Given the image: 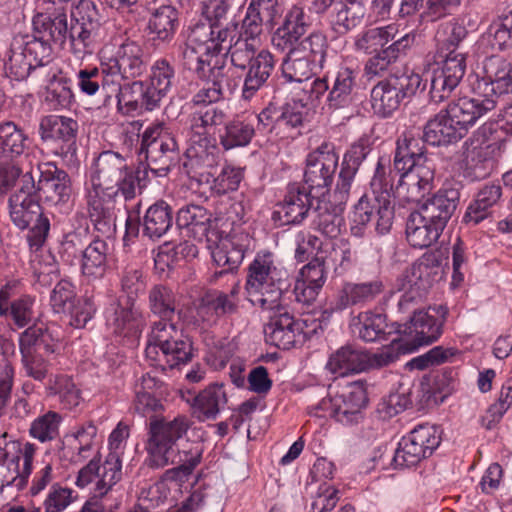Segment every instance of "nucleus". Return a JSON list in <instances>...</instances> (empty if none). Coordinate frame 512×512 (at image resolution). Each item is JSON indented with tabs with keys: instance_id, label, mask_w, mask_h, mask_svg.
Segmentation results:
<instances>
[{
	"instance_id": "nucleus-37",
	"label": "nucleus",
	"mask_w": 512,
	"mask_h": 512,
	"mask_svg": "<svg viewBox=\"0 0 512 512\" xmlns=\"http://www.w3.org/2000/svg\"><path fill=\"white\" fill-rule=\"evenodd\" d=\"M33 27L36 34L46 41L62 45L68 35L67 15L59 11L54 15L37 14L33 18Z\"/></svg>"
},
{
	"instance_id": "nucleus-57",
	"label": "nucleus",
	"mask_w": 512,
	"mask_h": 512,
	"mask_svg": "<svg viewBox=\"0 0 512 512\" xmlns=\"http://www.w3.org/2000/svg\"><path fill=\"white\" fill-rule=\"evenodd\" d=\"M71 52L77 58H84L91 55L97 44L98 31L93 27L72 23L68 31Z\"/></svg>"
},
{
	"instance_id": "nucleus-14",
	"label": "nucleus",
	"mask_w": 512,
	"mask_h": 512,
	"mask_svg": "<svg viewBox=\"0 0 512 512\" xmlns=\"http://www.w3.org/2000/svg\"><path fill=\"white\" fill-rule=\"evenodd\" d=\"M479 96L494 101L512 93V65L501 56L493 55L483 61L482 72L473 87Z\"/></svg>"
},
{
	"instance_id": "nucleus-36",
	"label": "nucleus",
	"mask_w": 512,
	"mask_h": 512,
	"mask_svg": "<svg viewBox=\"0 0 512 512\" xmlns=\"http://www.w3.org/2000/svg\"><path fill=\"white\" fill-rule=\"evenodd\" d=\"M366 352L352 346H343L331 354L326 368L338 376H346L365 370Z\"/></svg>"
},
{
	"instance_id": "nucleus-54",
	"label": "nucleus",
	"mask_w": 512,
	"mask_h": 512,
	"mask_svg": "<svg viewBox=\"0 0 512 512\" xmlns=\"http://www.w3.org/2000/svg\"><path fill=\"white\" fill-rule=\"evenodd\" d=\"M397 34L398 27L396 24L367 29L356 38V50L366 54L375 52L384 47L390 40H393Z\"/></svg>"
},
{
	"instance_id": "nucleus-30",
	"label": "nucleus",
	"mask_w": 512,
	"mask_h": 512,
	"mask_svg": "<svg viewBox=\"0 0 512 512\" xmlns=\"http://www.w3.org/2000/svg\"><path fill=\"white\" fill-rule=\"evenodd\" d=\"M424 139L413 131H405L397 140L394 155V168L397 171L405 170L410 164L433 165L425 155Z\"/></svg>"
},
{
	"instance_id": "nucleus-10",
	"label": "nucleus",
	"mask_w": 512,
	"mask_h": 512,
	"mask_svg": "<svg viewBox=\"0 0 512 512\" xmlns=\"http://www.w3.org/2000/svg\"><path fill=\"white\" fill-rule=\"evenodd\" d=\"M101 67L111 75V83L119 85L123 79L135 78L146 68L144 51L135 41L126 40L115 50L106 45L99 52Z\"/></svg>"
},
{
	"instance_id": "nucleus-47",
	"label": "nucleus",
	"mask_w": 512,
	"mask_h": 512,
	"mask_svg": "<svg viewBox=\"0 0 512 512\" xmlns=\"http://www.w3.org/2000/svg\"><path fill=\"white\" fill-rule=\"evenodd\" d=\"M118 89L117 93V110L122 115H132L139 111L142 107L147 110L146 90L144 83L135 81L123 86L112 85Z\"/></svg>"
},
{
	"instance_id": "nucleus-32",
	"label": "nucleus",
	"mask_w": 512,
	"mask_h": 512,
	"mask_svg": "<svg viewBox=\"0 0 512 512\" xmlns=\"http://www.w3.org/2000/svg\"><path fill=\"white\" fill-rule=\"evenodd\" d=\"M447 110H441L430 119L423 130V139L433 146L448 145L462 139L466 134L454 121Z\"/></svg>"
},
{
	"instance_id": "nucleus-50",
	"label": "nucleus",
	"mask_w": 512,
	"mask_h": 512,
	"mask_svg": "<svg viewBox=\"0 0 512 512\" xmlns=\"http://www.w3.org/2000/svg\"><path fill=\"white\" fill-rule=\"evenodd\" d=\"M255 131L253 119L248 116L244 119L237 117L227 123L225 132L220 136V143L226 150L246 146L251 142Z\"/></svg>"
},
{
	"instance_id": "nucleus-23",
	"label": "nucleus",
	"mask_w": 512,
	"mask_h": 512,
	"mask_svg": "<svg viewBox=\"0 0 512 512\" xmlns=\"http://www.w3.org/2000/svg\"><path fill=\"white\" fill-rule=\"evenodd\" d=\"M120 192L89 186L86 193L87 211L94 227L103 235L115 230V199Z\"/></svg>"
},
{
	"instance_id": "nucleus-35",
	"label": "nucleus",
	"mask_w": 512,
	"mask_h": 512,
	"mask_svg": "<svg viewBox=\"0 0 512 512\" xmlns=\"http://www.w3.org/2000/svg\"><path fill=\"white\" fill-rule=\"evenodd\" d=\"M443 229L418 212H412L406 223V238L414 248H427L436 242Z\"/></svg>"
},
{
	"instance_id": "nucleus-29",
	"label": "nucleus",
	"mask_w": 512,
	"mask_h": 512,
	"mask_svg": "<svg viewBox=\"0 0 512 512\" xmlns=\"http://www.w3.org/2000/svg\"><path fill=\"white\" fill-rule=\"evenodd\" d=\"M175 80V71L165 59L157 60L151 67L149 82L145 86L147 110L159 106L161 100L169 93Z\"/></svg>"
},
{
	"instance_id": "nucleus-63",
	"label": "nucleus",
	"mask_w": 512,
	"mask_h": 512,
	"mask_svg": "<svg viewBox=\"0 0 512 512\" xmlns=\"http://www.w3.org/2000/svg\"><path fill=\"white\" fill-rule=\"evenodd\" d=\"M61 421L62 417L57 412L48 411L32 421L29 434L42 443L52 441L59 435Z\"/></svg>"
},
{
	"instance_id": "nucleus-7",
	"label": "nucleus",
	"mask_w": 512,
	"mask_h": 512,
	"mask_svg": "<svg viewBox=\"0 0 512 512\" xmlns=\"http://www.w3.org/2000/svg\"><path fill=\"white\" fill-rule=\"evenodd\" d=\"M90 186L120 192L124 200H132L139 186L138 172L118 152L104 151L95 159Z\"/></svg>"
},
{
	"instance_id": "nucleus-15",
	"label": "nucleus",
	"mask_w": 512,
	"mask_h": 512,
	"mask_svg": "<svg viewBox=\"0 0 512 512\" xmlns=\"http://www.w3.org/2000/svg\"><path fill=\"white\" fill-rule=\"evenodd\" d=\"M339 157L330 143H323L317 149L308 154L304 173L307 190L322 197L332 184Z\"/></svg>"
},
{
	"instance_id": "nucleus-61",
	"label": "nucleus",
	"mask_w": 512,
	"mask_h": 512,
	"mask_svg": "<svg viewBox=\"0 0 512 512\" xmlns=\"http://www.w3.org/2000/svg\"><path fill=\"white\" fill-rule=\"evenodd\" d=\"M77 85L80 91L88 96L95 95L100 85L103 89L111 87V75L104 71L103 67L87 66L80 69L76 75Z\"/></svg>"
},
{
	"instance_id": "nucleus-28",
	"label": "nucleus",
	"mask_w": 512,
	"mask_h": 512,
	"mask_svg": "<svg viewBox=\"0 0 512 512\" xmlns=\"http://www.w3.org/2000/svg\"><path fill=\"white\" fill-rule=\"evenodd\" d=\"M397 291L403 292L398 307L400 311H417L416 306L423 300L428 289V281L422 279V266L406 270L396 281Z\"/></svg>"
},
{
	"instance_id": "nucleus-27",
	"label": "nucleus",
	"mask_w": 512,
	"mask_h": 512,
	"mask_svg": "<svg viewBox=\"0 0 512 512\" xmlns=\"http://www.w3.org/2000/svg\"><path fill=\"white\" fill-rule=\"evenodd\" d=\"M129 435L130 427L123 421H120L110 433L108 438L109 454L104 461V480H102L104 485L109 486L120 481L122 477V455Z\"/></svg>"
},
{
	"instance_id": "nucleus-12",
	"label": "nucleus",
	"mask_w": 512,
	"mask_h": 512,
	"mask_svg": "<svg viewBox=\"0 0 512 512\" xmlns=\"http://www.w3.org/2000/svg\"><path fill=\"white\" fill-rule=\"evenodd\" d=\"M447 314L448 308L443 305L430 307L427 311H414L408 323L397 325L396 332L410 338V341L405 343L413 351L419 346L429 345L439 339Z\"/></svg>"
},
{
	"instance_id": "nucleus-21",
	"label": "nucleus",
	"mask_w": 512,
	"mask_h": 512,
	"mask_svg": "<svg viewBox=\"0 0 512 512\" xmlns=\"http://www.w3.org/2000/svg\"><path fill=\"white\" fill-rule=\"evenodd\" d=\"M39 133L43 141H52L57 144L53 150L55 155L68 157L76 153L78 123L73 118L48 115L42 118Z\"/></svg>"
},
{
	"instance_id": "nucleus-26",
	"label": "nucleus",
	"mask_w": 512,
	"mask_h": 512,
	"mask_svg": "<svg viewBox=\"0 0 512 512\" xmlns=\"http://www.w3.org/2000/svg\"><path fill=\"white\" fill-rule=\"evenodd\" d=\"M313 198H316L315 194L308 191L306 187L298 184L290 185L283 202L274 214L282 225L300 223L307 216Z\"/></svg>"
},
{
	"instance_id": "nucleus-4",
	"label": "nucleus",
	"mask_w": 512,
	"mask_h": 512,
	"mask_svg": "<svg viewBox=\"0 0 512 512\" xmlns=\"http://www.w3.org/2000/svg\"><path fill=\"white\" fill-rule=\"evenodd\" d=\"M466 28L456 22L444 24L436 34V38L448 51L441 65L433 68L429 75L430 97L436 102L447 99L459 85L465 75L466 58L456 47L466 37Z\"/></svg>"
},
{
	"instance_id": "nucleus-6",
	"label": "nucleus",
	"mask_w": 512,
	"mask_h": 512,
	"mask_svg": "<svg viewBox=\"0 0 512 512\" xmlns=\"http://www.w3.org/2000/svg\"><path fill=\"white\" fill-rule=\"evenodd\" d=\"M373 197L363 195L354 206L352 221L359 226H365L375 220V228L381 233H387L394 219V204L392 201L393 187L388 178L385 159L377 162L374 176L371 180Z\"/></svg>"
},
{
	"instance_id": "nucleus-60",
	"label": "nucleus",
	"mask_w": 512,
	"mask_h": 512,
	"mask_svg": "<svg viewBox=\"0 0 512 512\" xmlns=\"http://www.w3.org/2000/svg\"><path fill=\"white\" fill-rule=\"evenodd\" d=\"M412 352L403 338H394L389 345L383 346L374 353H367L365 370L382 368L395 362L401 354Z\"/></svg>"
},
{
	"instance_id": "nucleus-17",
	"label": "nucleus",
	"mask_w": 512,
	"mask_h": 512,
	"mask_svg": "<svg viewBox=\"0 0 512 512\" xmlns=\"http://www.w3.org/2000/svg\"><path fill=\"white\" fill-rule=\"evenodd\" d=\"M225 120L223 110L214 106H205L196 109L189 117V157H208L214 150L212 139L209 135V128L221 125Z\"/></svg>"
},
{
	"instance_id": "nucleus-55",
	"label": "nucleus",
	"mask_w": 512,
	"mask_h": 512,
	"mask_svg": "<svg viewBox=\"0 0 512 512\" xmlns=\"http://www.w3.org/2000/svg\"><path fill=\"white\" fill-rule=\"evenodd\" d=\"M148 308L159 319L173 318L176 310L175 293L165 285H154L148 292Z\"/></svg>"
},
{
	"instance_id": "nucleus-13",
	"label": "nucleus",
	"mask_w": 512,
	"mask_h": 512,
	"mask_svg": "<svg viewBox=\"0 0 512 512\" xmlns=\"http://www.w3.org/2000/svg\"><path fill=\"white\" fill-rule=\"evenodd\" d=\"M441 441L437 428L430 424L415 427L400 441L393 462L396 467L406 468L418 464L430 456Z\"/></svg>"
},
{
	"instance_id": "nucleus-64",
	"label": "nucleus",
	"mask_w": 512,
	"mask_h": 512,
	"mask_svg": "<svg viewBox=\"0 0 512 512\" xmlns=\"http://www.w3.org/2000/svg\"><path fill=\"white\" fill-rule=\"evenodd\" d=\"M327 46L326 37L320 32H313L309 36L301 39L294 51L310 58L312 62L317 63L323 68Z\"/></svg>"
},
{
	"instance_id": "nucleus-19",
	"label": "nucleus",
	"mask_w": 512,
	"mask_h": 512,
	"mask_svg": "<svg viewBox=\"0 0 512 512\" xmlns=\"http://www.w3.org/2000/svg\"><path fill=\"white\" fill-rule=\"evenodd\" d=\"M36 173L38 181L35 182V196L47 205L56 206L66 203L71 195V181L69 175L59 169L52 162L40 163Z\"/></svg>"
},
{
	"instance_id": "nucleus-9",
	"label": "nucleus",
	"mask_w": 512,
	"mask_h": 512,
	"mask_svg": "<svg viewBox=\"0 0 512 512\" xmlns=\"http://www.w3.org/2000/svg\"><path fill=\"white\" fill-rule=\"evenodd\" d=\"M139 155H144L148 168L157 175L166 173L178 155V143L163 121L151 123L142 134Z\"/></svg>"
},
{
	"instance_id": "nucleus-45",
	"label": "nucleus",
	"mask_w": 512,
	"mask_h": 512,
	"mask_svg": "<svg viewBox=\"0 0 512 512\" xmlns=\"http://www.w3.org/2000/svg\"><path fill=\"white\" fill-rule=\"evenodd\" d=\"M46 390L49 395L57 396L60 405L67 410L76 408L82 401L80 390L72 378L64 374L50 376Z\"/></svg>"
},
{
	"instance_id": "nucleus-33",
	"label": "nucleus",
	"mask_w": 512,
	"mask_h": 512,
	"mask_svg": "<svg viewBox=\"0 0 512 512\" xmlns=\"http://www.w3.org/2000/svg\"><path fill=\"white\" fill-rule=\"evenodd\" d=\"M227 404V393L222 383H213L200 391L193 399V414L199 421L215 420Z\"/></svg>"
},
{
	"instance_id": "nucleus-16",
	"label": "nucleus",
	"mask_w": 512,
	"mask_h": 512,
	"mask_svg": "<svg viewBox=\"0 0 512 512\" xmlns=\"http://www.w3.org/2000/svg\"><path fill=\"white\" fill-rule=\"evenodd\" d=\"M105 323L112 334L135 343L146 326V319L134 300L118 299L106 309Z\"/></svg>"
},
{
	"instance_id": "nucleus-39",
	"label": "nucleus",
	"mask_w": 512,
	"mask_h": 512,
	"mask_svg": "<svg viewBox=\"0 0 512 512\" xmlns=\"http://www.w3.org/2000/svg\"><path fill=\"white\" fill-rule=\"evenodd\" d=\"M171 207L165 201L152 204L143 217V234L152 240L164 236L172 227Z\"/></svg>"
},
{
	"instance_id": "nucleus-38",
	"label": "nucleus",
	"mask_w": 512,
	"mask_h": 512,
	"mask_svg": "<svg viewBox=\"0 0 512 512\" xmlns=\"http://www.w3.org/2000/svg\"><path fill=\"white\" fill-rule=\"evenodd\" d=\"M8 434L4 432L0 435V448L2 446L5 449H12L15 456L11 458V461L18 467V476L21 478H28L33 470V461L38 450V447L29 441H10L7 442ZM3 460H9V451L5 450L2 454Z\"/></svg>"
},
{
	"instance_id": "nucleus-59",
	"label": "nucleus",
	"mask_w": 512,
	"mask_h": 512,
	"mask_svg": "<svg viewBox=\"0 0 512 512\" xmlns=\"http://www.w3.org/2000/svg\"><path fill=\"white\" fill-rule=\"evenodd\" d=\"M156 386V379L149 374L143 375L140 382L136 384L134 405L137 412L143 416L156 412L162 407L160 401L153 394Z\"/></svg>"
},
{
	"instance_id": "nucleus-8",
	"label": "nucleus",
	"mask_w": 512,
	"mask_h": 512,
	"mask_svg": "<svg viewBox=\"0 0 512 512\" xmlns=\"http://www.w3.org/2000/svg\"><path fill=\"white\" fill-rule=\"evenodd\" d=\"M228 35V30H221L217 26L196 24L191 29L182 51L184 66L200 77L222 53Z\"/></svg>"
},
{
	"instance_id": "nucleus-31",
	"label": "nucleus",
	"mask_w": 512,
	"mask_h": 512,
	"mask_svg": "<svg viewBox=\"0 0 512 512\" xmlns=\"http://www.w3.org/2000/svg\"><path fill=\"white\" fill-rule=\"evenodd\" d=\"M275 60L268 50H260L247 67L242 87V98L250 101L266 83L274 70Z\"/></svg>"
},
{
	"instance_id": "nucleus-22",
	"label": "nucleus",
	"mask_w": 512,
	"mask_h": 512,
	"mask_svg": "<svg viewBox=\"0 0 512 512\" xmlns=\"http://www.w3.org/2000/svg\"><path fill=\"white\" fill-rule=\"evenodd\" d=\"M400 172V179L393 190L392 199L397 197L407 203L419 202L433 189L434 165L410 164Z\"/></svg>"
},
{
	"instance_id": "nucleus-25",
	"label": "nucleus",
	"mask_w": 512,
	"mask_h": 512,
	"mask_svg": "<svg viewBox=\"0 0 512 512\" xmlns=\"http://www.w3.org/2000/svg\"><path fill=\"white\" fill-rule=\"evenodd\" d=\"M459 197L458 189L443 187L423 203L416 212L444 230L457 208Z\"/></svg>"
},
{
	"instance_id": "nucleus-42",
	"label": "nucleus",
	"mask_w": 512,
	"mask_h": 512,
	"mask_svg": "<svg viewBox=\"0 0 512 512\" xmlns=\"http://www.w3.org/2000/svg\"><path fill=\"white\" fill-rule=\"evenodd\" d=\"M178 27V12L171 5L156 8L149 18L148 29L154 35L153 40L169 42Z\"/></svg>"
},
{
	"instance_id": "nucleus-18",
	"label": "nucleus",
	"mask_w": 512,
	"mask_h": 512,
	"mask_svg": "<svg viewBox=\"0 0 512 512\" xmlns=\"http://www.w3.org/2000/svg\"><path fill=\"white\" fill-rule=\"evenodd\" d=\"M275 314L265 327L266 342L283 350L292 348L297 343L304 342L316 330H305L307 320H296L290 315L284 305L280 310H269Z\"/></svg>"
},
{
	"instance_id": "nucleus-40",
	"label": "nucleus",
	"mask_w": 512,
	"mask_h": 512,
	"mask_svg": "<svg viewBox=\"0 0 512 512\" xmlns=\"http://www.w3.org/2000/svg\"><path fill=\"white\" fill-rule=\"evenodd\" d=\"M173 318L159 319L153 322L148 334V344L145 350L146 356L156 358L158 352L169 346L175 340L184 337L183 332L173 323Z\"/></svg>"
},
{
	"instance_id": "nucleus-56",
	"label": "nucleus",
	"mask_w": 512,
	"mask_h": 512,
	"mask_svg": "<svg viewBox=\"0 0 512 512\" xmlns=\"http://www.w3.org/2000/svg\"><path fill=\"white\" fill-rule=\"evenodd\" d=\"M211 178L209 173H201L199 182L209 184L213 193L223 195L238 189L243 179V171L240 168L225 165L217 177Z\"/></svg>"
},
{
	"instance_id": "nucleus-49",
	"label": "nucleus",
	"mask_w": 512,
	"mask_h": 512,
	"mask_svg": "<svg viewBox=\"0 0 512 512\" xmlns=\"http://www.w3.org/2000/svg\"><path fill=\"white\" fill-rule=\"evenodd\" d=\"M55 346L56 343L51 333L41 326H31L19 337L21 354L54 353Z\"/></svg>"
},
{
	"instance_id": "nucleus-58",
	"label": "nucleus",
	"mask_w": 512,
	"mask_h": 512,
	"mask_svg": "<svg viewBox=\"0 0 512 512\" xmlns=\"http://www.w3.org/2000/svg\"><path fill=\"white\" fill-rule=\"evenodd\" d=\"M356 72L349 67H341L328 94L330 107L339 108L346 105L355 86Z\"/></svg>"
},
{
	"instance_id": "nucleus-43",
	"label": "nucleus",
	"mask_w": 512,
	"mask_h": 512,
	"mask_svg": "<svg viewBox=\"0 0 512 512\" xmlns=\"http://www.w3.org/2000/svg\"><path fill=\"white\" fill-rule=\"evenodd\" d=\"M224 30H228L229 35L222 52L227 51L230 54L231 63L235 68L241 70L247 69L249 63L257 55L256 51L259 48V39H246L240 36L232 43L236 37V29L225 27Z\"/></svg>"
},
{
	"instance_id": "nucleus-44",
	"label": "nucleus",
	"mask_w": 512,
	"mask_h": 512,
	"mask_svg": "<svg viewBox=\"0 0 512 512\" xmlns=\"http://www.w3.org/2000/svg\"><path fill=\"white\" fill-rule=\"evenodd\" d=\"M28 136L24 130L12 121L0 123V155L14 159L24 153Z\"/></svg>"
},
{
	"instance_id": "nucleus-24",
	"label": "nucleus",
	"mask_w": 512,
	"mask_h": 512,
	"mask_svg": "<svg viewBox=\"0 0 512 512\" xmlns=\"http://www.w3.org/2000/svg\"><path fill=\"white\" fill-rule=\"evenodd\" d=\"M494 109V101L479 96L477 92H474V97L459 98L446 108L451 116L450 121L456 122L465 134L479 118Z\"/></svg>"
},
{
	"instance_id": "nucleus-48",
	"label": "nucleus",
	"mask_w": 512,
	"mask_h": 512,
	"mask_svg": "<svg viewBox=\"0 0 512 512\" xmlns=\"http://www.w3.org/2000/svg\"><path fill=\"white\" fill-rule=\"evenodd\" d=\"M411 39L408 34L398 38L388 48L371 57L365 65V73L369 77L382 76L390 70L398 53L410 45Z\"/></svg>"
},
{
	"instance_id": "nucleus-20",
	"label": "nucleus",
	"mask_w": 512,
	"mask_h": 512,
	"mask_svg": "<svg viewBox=\"0 0 512 512\" xmlns=\"http://www.w3.org/2000/svg\"><path fill=\"white\" fill-rule=\"evenodd\" d=\"M383 291L384 284L379 279L361 283L344 282L326 303L323 317L329 318L333 313L341 312L348 307L372 302Z\"/></svg>"
},
{
	"instance_id": "nucleus-2",
	"label": "nucleus",
	"mask_w": 512,
	"mask_h": 512,
	"mask_svg": "<svg viewBox=\"0 0 512 512\" xmlns=\"http://www.w3.org/2000/svg\"><path fill=\"white\" fill-rule=\"evenodd\" d=\"M190 426L191 421L185 415H178L172 420L162 418L151 421L146 446L148 466L159 469L179 464L194 471L201 463L203 444L186 442L177 446V441L187 433Z\"/></svg>"
},
{
	"instance_id": "nucleus-51",
	"label": "nucleus",
	"mask_w": 512,
	"mask_h": 512,
	"mask_svg": "<svg viewBox=\"0 0 512 512\" xmlns=\"http://www.w3.org/2000/svg\"><path fill=\"white\" fill-rule=\"evenodd\" d=\"M354 331L358 333L359 338L365 342H374L391 334L387 331L386 316L380 313L364 311L357 316V322L353 324Z\"/></svg>"
},
{
	"instance_id": "nucleus-41",
	"label": "nucleus",
	"mask_w": 512,
	"mask_h": 512,
	"mask_svg": "<svg viewBox=\"0 0 512 512\" xmlns=\"http://www.w3.org/2000/svg\"><path fill=\"white\" fill-rule=\"evenodd\" d=\"M108 255V243L100 238L94 239L82 252V273L92 278L102 277L107 269Z\"/></svg>"
},
{
	"instance_id": "nucleus-52",
	"label": "nucleus",
	"mask_w": 512,
	"mask_h": 512,
	"mask_svg": "<svg viewBox=\"0 0 512 512\" xmlns=\"http://www.w3.org/2000/svg\"><path fill=\"white\" fill-rule=\"evenodd\" d=\"M156 358H150L154 365L161 367L163 370L173 369L184 365L191 360L192 344L185 336L179 340H175L169 346L158 352Z\"/></svg>"
},
{
	"instance_id": "nucleus-3",
	"label": "nucleus",
	"mask_w": 512,
	"mask_h": 512,
	"mask_svg": "<svg viewBox=\"0 0 512 512\" xmlns=\"http://www.w3.org/2000/svg\"><path fill=\"white\" fill-rule=\"evenodd\" d=\"M287 271L270 251L258 252L247 269L245 291L252 305L280 310Z\"/></svg>"
},
{
	"instance_id": "nucleus-46",
	"label": "nucleus",
	"mask_w": 512,
	"mask_h": 512,
	"mask_svg": "<svg viewBox=\"0 0 512 512\" xmlns=\"http://www.w3.org/2000/svg\"><path fill=\"white\" fill-rule=\"evenodd\" d=\"M403 98L388 78L380 81L371 91L374 112L381 117L390 116L400 106Z\"/></svg>"
},
{
	"instance_id": "nucleus-1",
	"label": "nucleus",
	"mask_w": 512,
	"mask_h": 512,
	"mask_svg": "<svg viewBox=\"0 0 512 512\" xmlns=\"http://www.w3.org/2000/svg\"><path fill=\"white\" fill-rule=\"evenodd\" d=\"M176 224L181 229H187L195 238L206 237L212 249V258L223 271L236 269L251 246L252 238L234 220L229 232L212 229L211 214L199 205L182 207L177 213Z\"/></svg>"
},
{
	"instance_id": "nucleus-11",
	"label": "nucleus",
	"mask_w": 512,
	"mask_h": 512,
	"mask_svg": "<svg viewBox=\"0 0 512 512\" xmlns=\"http://www.w3.org/2000/svg\"><path fill=\"white\" fill-rule=\"evenodd\" d=\"M367 394L362 384L352 383L340 393L323 398L310 413L320 418H334L348 424L356 421L361 410L366 406Z\"/></svg>"
},
{
	"instance_id": "nucleus-34",
	"label": "nucleus",
	"mask_w": 512,
	"mask_h": 512,
	"mask_svg": "<svg viewBox=\"0 0 512 512\" xmlns=\"http://www.w3.org/2000/svg\"><path fill=\"white\" fill-rule=\"evenodd\" d=\"M204 81L214 86L225 98L233 94L241 82V76L233 67L226 65L220 54L214 59L212 65L200 76Z\"/></svg>"
},
{
	"instance_id": "nucleus-53",
	"label": "nucleus",
	"mask_w": 512,
	"mask_h": 512,
	"mask_svg": "<svg viewBox=\"0 0 512 512\" xmlns=\"http://www.w3.org/2000/svg\"><path fill=\"white\" fill-rule=\"evenodd\" d=\"M334 9L333 25L338 33H346L355 28L366 12L363 0H343Z\"/></svg>"
},
{
	"instance_id": "nucleus-5",
	"label": "nucleus",
	"mask_w": 512,
	"mask_h": 512,
	"mask_svg": "<svg viewBox=\"0 0 512 512\" xmlns=\"http://www.w3.org/2000/svg\"><path fill=\"white\" fill-rule=\"evenodd\" d=\"M19 184V188L9 198L10 218L13 224L21 230L31 227L27 234V240L30 247L37 250L46 240L50 222L43 215L35 196L33 170L25 173Z\"/></svg>"
},
{
	"instance_id": "nucleus-62",
	"label": "nucleus",
	"mask_w": 512,
	"mask_h": 512,
	"mask_svg": "<svg viewBox=\"0 0 512 512\" xmlns=\"http://www.w3.org/2000/svg\"><path fill=\"white\" fill-rule=\"evenodd\" d=\"M313 64L310 58L293 51L288 53L282 62V74L289 82H303L313 74Z\"/></svg>"
}]
</instances>
